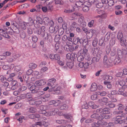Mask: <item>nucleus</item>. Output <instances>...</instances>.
<instances>
[{"instance_id": "obj_8", "label": "nucleus", "mask_w": 127, "mask_h": 127, "mask_svg": "<svg viewBox=\"0 0 127 127\" xmlns=\"http://www.w3.org/2000/svg\"><path fill=\"white\" fill-rule=\"evenodd\" d=\"M39 88L37 87H36L34 85L32 86L30 88V90L32 93H37L38 92V89Z\"/></svg>"}, {"instance_id": "obj_14", "label": "nucleus", "mask_w": 127, "mask_h": 127, "mask_svg": "<svg viewBox=\"0 0 127 127\" xmlns=\"http://www.w3.org/2000/svg\"><path fill=\"white\" fill-rule=\"evenodd\" d=\"M11 83L13 85L11 87V89L12 90H14L17 89L18 88V84L17 82L16 81H14L12 82Z\"/></svg>"}, {"instance_id": "obj_21", "label": "nucleus", "mask_w": 127, "mask_h": 127, "mask_svg": "<svg viewBox=\"0 0 127 127\" xmlns=\"http://www.w3.org/2000/svg\"><path fill=\"white\" fill-rule=\"evenodd\" d=\"M127 51L126 50H123V53L122 51L120 49H118L117 52V53L118 55L119 56H120L122 55L123 54V55H125L127 54Z\"/></svg>"}, {"instance_id": "obj_58", "label": "nucleus", "mask_w": 127, "mask_h": 127, "mask_svg": "<svg viewBox=\"0 0 127 127\" xmlns=\"http://www.w3.org/2000/svg\"><path fill=\"white\" fill-rule=\"evenodd\" d=\"M116 76L118 77H124V75L123 73L121 72H118L116 74Z\"/></svg>"}, {"instance_id": "obj_11", "label": "nucleus", "mask_w": 127, "mask_h": 127, "mask_svg": "<svg viewBox=\"0 0 127 127\" xmlns=\"http://www.w3.org/2000/svg\"><path fill=\"white\" fill-rule=\"evenodd\" d=\"M73 41L74 43L75 44H76L78 42H79L80 44H81L82 42H83L82 39H80L78 37H74L73 39Z\"/></svg>"}, {"instance_id": "obj_19", "label": "nucleus", "mask_w": 127, "mask_h": 127, "mask_svg": "<svg viewBox=\"0 0 127 127\" xmlns=\"http://www.w3.org/2000/svg\"><path fill=\"white\" fill-rule=\"evenodd\" d=\"M83 6V11L85 12H87L89 11V7L90 6L87 4L85 5L84 2Z\"/></svg>"}, {"instance_id": "obj_17", "label": "nucleus", "mask_w": 127, "mask_h": 127, "mask_svg": "<svg viewBox=\"0 0 127 127\" xmlns=\"http://www.w3.org/2000/svg\"><path fill=\"white\" fill-rule=\"evenodd\" d=\"M56 88V87L55 86ZM54 90H53L55 91L56 94H60L61 93L62 89L61 87H58L56 88V89H55V88H54Z\"/></svg>"}, {"instance_id": "obj_33", "label": "nucleus", "mask_w": 127, "mask_h": 127, "mask_svg": "<svg viewBox=\"0 0 127 127\" xmlns=\"http://www.w3.org/2000/svg\"><path fill=\"white\" fill-rule=\"evenodd\" d=\"M49 22V18L47 17H45L43 19V22L45 25H47Z\"/></svg>"}, {"instance_id": "obj_64", "label": "nucleus", "mask_w": 127, "mask_h": 127, "mask_svg": "<svg viewBox=\"0 0 127 127\" xmlns=\"http://www.w3.org/2000/svg\"><path fill=\"white\" fill-rule=\"evenodd\" d=\"M32 41L34 43H35L37 41L38 38L36 36H32Z\"/></svg>"}, {"instance_id": "obj_5", "label": "nucleus", "mask_w": 127, "mask_h": 127, "mask_svg": "<svg viewBox=\"0 0 127 127\" xmlns=\"http://www.w3.org/2000/svg\"><path fill=\"white\" fill-rule=\"evenodd\" d=\"M82 54H83L85 57V59L88 61H89L90 58L89 57V56L88 54V50L85 47H84L83 50H82Z\"/></svg>"}, {"instance_id": "obj_52", "label": "nucleus", "mask_w": 127, "mask_h": 127, "mask_svg": "<svg viewBox=\"0 0 127 127\" xmlns=\"http://www.w3.org/2000/svg\"><path fill=\"white\" fill-rule=\"evenodd\" d=\"M106 114L105 113H103L102 112L100 114V116H99V120H102L105 117V115Z\"/></svg>"}, {"instance_id": "obj_39", "label": "nucleus", "mask_w": 127, "mask_h": 127, "mask_svg": "<svg viewBox=\"0 0 127 127\" xmlns=\"http://www.w3.org/2000/svg\"><path fill=\"white\" fill-rule=\"evenodd\" d=\"M99 115L95 113L92 115L91 116L92 118L96 119L99 120Z\"/></svg>"}, {"instance_id": "obj_16", "label": "nucleus", "mask_w": 127, "mask_h": 127, "mask_svg": "<svg viewBox=\"0 0 127 127\" xmlns=\"http://www.w3.org/2000/svg\"><path fill=\"white\" fill-rule=\"evenodd\" d=\"M60 101L59 100H58L56 102V101L54 100H52L50 101L49 102V104L50 105H52L55 104V106H58L59 105V103L60 102Z\"/></svg>"}, {"instance_id": "obj_25", "label": "nucleus", "mask_w": 127, "mask_h": 127, "mask_svg": "<svg viewBox=\"0 0 127 127\" xmlns=\"http://www.w3.org/2000/svg\"><path fill=\"white\" fill-rule=\"evenodd\" d=\"M121 62V60L119 57H116L114 59V64L117 65Z\"/></svg>"}, {"instance_id": "obj_59", "label": "nucleus", "mask_w": 127, "mask_h": 127, "mask_svg": "<svg viewBox=\"0 0 127 127\" xmlns=\"http://www.w3.org/2000/svg\"><path fill=\"white\" fill-rule=\"evenodd\" d=\"M21 67L20 65H17L15 66V69L17 71H19L21 70Z\"/></svg>"}, {"instance_id": "obj_42", "label": "nucleus", "mask_w": 127, "mask_h": 127, "mask_svg": "<svg viewBox=\"0 0 127 127\" xmlns=\"http://www.w3.org/2000/svg\"><path fill=\"white\" fill-rule=\"evenodd\" d=\"M60 39V35H56L54 38V41L56 42H58Z\"/></svg>"}, {"instance_id": "obj_4", "label": "nucleus", "mask_w": 127, "mask_h": 127, "mask_svg": "<svg viewBox=\"0 0 127 127\" xmlns=\"http://www.w3.org/2000/svg\"><path fill=\"white\" fill-rule=\"evenodd\" d=\"M45 82L43 80H40L38 81H36L35 82L34 85L36 87H37L38 88H39L38 87L39 86H43L44 85Z\"/></svg>"}, {"instance_id": "obj_24", "label": "nucleus", "mask_w": 127, "mask_h": 127, "mask_svg": "<svg viewBox=\"0 0 127 127\" xmlns=\"http://www.w3.org/2000/svg\"><path fill=\"white\" fill-rule=\"evenodd\" d=\"M67 67L65 66L63 67V68L64 69H66L67 68V67H68L69 68L71 69L73 67V64H72L71 63H67L66 64Z\"/></svg>"}, {"instance_id": "obj_37", "label": "nucleus", "mask_w": 127, "mask_h": 127, "mask_svg": "<svg viewBox=\"0 0 127 127\" xmlns=\"http://www.w3.org/2000/svg\"><path fill=\"white\" fill-rule=\"evenodd\" d=\"M40 88H39L38 89V92H37V94L39 95V96L37 97H39V98L41 97V95L44 94V92L39 90L40 89Z\"/></svg>"}, {"instance_id": "obj_13", "label": "nucleus", "mask_w": 127, "mask_h": 127, "mask_svg": "<svg viewBox=\"0 0 127 127\" xmlns=\"http://www.w3.org/2000/svg\"><path fill=\"white\" fill-rule=\"evenodd\" d=\"M74 4H72V5H73L74 6H75V9L76 7L78 8V7H81L83 5V3L79 1H76Z\"/></svg>"}, {"instance_id": "obj_28", "label": "nucleus", "mask_w": 127, "mask_h": 127, "mask_svg": "<svg viewBox=\"0 0 127 127\" xmlns=\"http://www.w3.org/2000/svg\"><path fill=\"white\" fill-rule=\"evenodd\" d=\"M90 32L91 33V34L89 36V38H91L93 35L95 34H96L97 33L96 31L95 30H91L90 31Z\"/></svg>"}, {"instance_id": "obj_45", "label": "nucleus", "mask_w": 127, "mask_h": 127, "mask_svg": "<svg viewBox=\"0 0 127 127\" xmlns=\"http://www.w3.org/2000/svg\"><path fill=\"white\" fill-rule=\"evenodd\" d=\"M103 113H105L106 114H108L110 112L109 111V109L107 108H105L103 109Z\"/></svg>"}, {"instance_id": "obj_61", "label": "nucleus", "mask_w": 127, "mask_h": 127, "mask_svg": "<svg viewBox=\"0 0 127 127\" xmlns=\"http://www.w3.org/2000/svg\"><path fill=\"white\" fill-rule=\"evenodd\" d=\"M41 9L42 11L44 12H46L48 10L47 6L42 7Z\"/></svg>"}, {"instance_id": "obj_18", "label": "nucleus", "mask_w": 127, "mask_h": 127, "mask_svg": "<svg viewBox=\"0 0 127 127\" xmlns=\"http://www.w3.org/2000/svg\"><path fill=\"white\" fill-rule=\"evenodd\" d=\"M56 122L60 124L65 125L67 123V121L63 120H56Z\"/></svg>"}, {"instance_id": "obj_36", "label": "nucleus", "mask_w": 127, "mask_h": 127, "mask_svg": "<svg viewBox=\"0 0 127 127\" xmlns=\"http://www.w3.org/2000/svg\"><path fill=\"white\" fill-rule=\"evenodd\" d=\"M99 50V48L98 47H97L96 48H92V52L94 54H96L97 53H98Z\"/></svg>"}, {"instance_id": "obj_60", "label": "nucleus", "mask_w": 127, "mask_h": 127, "mask_svg": "<svg viewBox=\"0 0 127 127\" xmlns=\"http://www.w3.org/2000/svg\"><path fill=\"white\" fill-rule=\"evenodd\" d=\"M115 38H113L110 41V44L111 45H113L115 44Z\"/></svg>"}, {"instance_id": "obj_27", "label": "nucleus", "mask_w": 127, "mask_h": 127, "mask_svg": "<svg viewBox=\"0 0 127 127\" xmlns=\"http://www.w3.org/2000/svg\"><path fill=\"white\" fill-rule=\"evenodd\" d=\"M27 89V87L25 86H23L21 87L18 89V91L19 94L21 93L22 92L26 90Z\"/></svg>"}, {"instance_id": "obj_7", "label": "nucleus", "mask_w": 127, "mask_h": 127, "mask_svg": "<svg viewBox=\"0 0 127 127\" xmlns=\"http://www.w3.org/2000/svg\"><path fill=\"white\" fill-rule=\"evenodd\" d=\"M108 60L106 55L104 56L103 60V63L105 67L108 68L109 64Z\"/></svg>"}, {"instance_id": "obj_12", "label": "nucleus", "mask_w": 127, "mask_h": 127, "mask_svg": "<svg viewBox=\"0 0 127 127\" xmlns=\"http://www.w3.org/2000/svg\"><path fill=\"white\" fill-rule=\"evenodd\" d=\"M39 97H35L33 98H31L29 100V104L32 105H33L35 104V101L34 100L39 99Z\"/></svg>"}, {"instance_id": "obj_2", "label": "nucleus", "mask_w": 127, "mask_h": 127, "mask_svg": "<svg viewBox=\"0 0 127 127\" xmlns=\"http://www.w3.org/2000/svg\"><path fill=\"white\" fill-rule=\"evenodd\" d=\"M58 111V109L57 108H54V110H52V111H51L49 113H47L45 110H43L40 111V113L45 114L47 116H51L52 115H54L57 113V112Z\"/></svg>"}, {"instance_id": "obj_50", "label": "nucleus", "mask_w": 127, "mask_h": 127, "mask_svg": "<svg viewBox=\"0 0 127 127\" xmlns=\"http://www.w3.org/2000/svg\"><path fill=\"white\" fill-rule=\"evenodd\" d=\"M94 21V20H92L90 22H89L88 24V26L90 27H91L93 26Z\"/></svg>"}, {"instance_id": "obj_3", "label": "nucleus", "mask_w": 127, "mask_h": 127, "mask_svg": "<svg viewBox=\"0 0 127 127\" xmlns=\"http://www.w3.org/2000/svg\"><path fill=\"white\" fill-rule=\"evenodd\" d=\"M56 81V80L54 78H53L48 80V81L47 85L49 86H51V89L52 90H54V88L56 87L54 86Z\"/></svg>"}, {"instance_id": "obj_9", "label": "nucleus", "mask_w": 127, "mask_h": 127, "mask_svg": "<svg viewBox=\"0 0 127 127\" xmlns=\"http://www.w3.org/2000/svg\"><path fill=\"white\" fill-rule=\"evenodd\" d=\"M104 124L103 121H99L96 123H94L92 124L93 127H97L100 125H103Z\"/></svg>"}, {"instance_id": "obj_32", "label": "nucleus", "mask_w": 127, "mask_h": 127, "mask_svg": "<svg viewBox=\"0 0 127 127\" xmlns=\"http://www.w3.org/2000/svg\"><path fill=\"white\" fill-rule=\"evenodd\" d=\"M106 105L108 106L110 108H113L115 106V105L110 102L107 103Z\"/></svg>"}, {"instance_id": "obj_6", "label": "nucleus", "mask_w": 127, "mask_h": 127, "mask_svg": "<svg viewBox=\"0 0 127 127\" xmlns=\"http://www.w3.org/2000/svg\"><path fill=\"white\" fill-rule=\"evenodd\" d=\"M71 8H67L65 9L64 10V12L66 13H69L72 12L75 10V6L73 5H72Z\"/></svg>"}, {"instance_id": "obj_55", "label": "nucleus", "mask_w": 127, "mask_h": 127, "mask_svg": "<svg viewBox=\"0 0 127 127\" xmlns=\"http://www.w3.org/2000/svg\"><path fill=\"white\" fill-rule=\"evenodd\" d=\"M60 47V44L59 43H57L55 44L54 49L56 50H57Z\"/></svg>"}, {"instance_id": "obj_35", "label": "nucleus", "mask_w": 127, "mask_h": 127, "mask_svg": "<svg viewBox=\"0 0 127 127\" xmlns=\"http://www.w3.org/2000/svg\"><path fill=\"white\" fill-rule=\"evenodd\" d=\"M26 25H28L27 23L25 22H24L23 23L21 24L20 27L22 29L24 30H25L26 29Z\"/></svg>"}, {"instance_id": "obj_29", "label": "nucleus", "mask_w": 127, "mask_h": 127, "mask_svg": "<svg viewBox=\"0 0 127 127\" xmlns=\"http://www.w3.org/2000/svg\"><path fill=\"white\" fill-rule=\"evenodd\" d=\"M104 85H106L107 88L109 89H111L112 87V85L110 84V82L104 81Z\"/></svg>"}, {"instance_id": "obj_49", "label": "nucleus", "mask_w": 127, "mask_h": 127, "mask_svg": "<svg viewBox=\"0 0 127 127\" xmlns=\"http://www.w3.org/2000/svg\"><path fill=\"white\" fill-rule=\"evenodd\" d=\"M20 36L23 39H24L26 36L25 33L24 32H23L20 34Z\"/></svg>"}, {"instance_id": "obj_41", "label": "nucleus", "mask_w": 127, "mask_h": 127, "mask_svg": "<svg viewBox=\"0 0 127 127\" xmlns=\"http://www.w3.org/2000/svg\"><path fill=\"white\" fill-rule=\"evenodd\" d=\"M68 108V106L66 104H64L61 106L60 107L61 109H67Z\"/></svg>"}, {"instance_id": "obj_38", "label": "nucleus", "mask_w": 127, "mask_h": 127, "mask_svg": "<svg viewBox=\"0 0 127 127\" xmlns=\"http://www.w3.org/2000/svg\"><path fill=\"white\" fill-rule=\"evenodd\" d=\"M123 37V34L121 32H119L118 34L117 37L118 39L120 40Z\"/></svg>"}, {"instance_id": "obj_53", "label": "nucleus", "mask_w": 127, "mask_h": 127, "mask_svg": "<svg viewBox=\"0 0 127 127\" xmlns=\"http://www.w3.org/2000/svg\"><path fill=\"white\" fill-rule=\"evenodd\" d=\"M108 5L110 6H113L114 4V1L112 0H109L108 1Z\"/></svg>"}, {"instance_id": "obj_43", "label": "nucleus", "mask_w": 127, "mask_h": 127, "mask_svg": "<svg viewBox=\"0 0 127 127\" xmlns=\"http://www.w3.org/2000/svg\"><path fill=\"white\" fill-rule=\"evenodd\" d=\"M58 64L61 66H63L64 64V61L63 60H59L58 61Z\"/></svg>"}, {"instance_id": "obj_54", "label": "nucleus", "mask_w": 127, "mask_h": 127, "mask_svg": "<svg viewBox=\"0 0 127 127\" xmlns=\"http://www.w3.org/2000/svg\"><path fill=\"white\" fill-rule=\"evenodd\" d=\"M114 123L116 124L118 123L121 124L122 123V120H119L117 119L116 118L115 120Z\"/></svg>"}, {"instance_id": "obj_51", "label": "nucleus", "mask_w": 127, "mask_h": 127, "mask_svg": "<svg viewBox=\"0 0 127 127\" xmlns=\"http://www.w3.org/2000/svg\"><path fill=\"white\" fill-rule=\"evenodd\" d=\"M88 107V105L86 102H85L82 106V108L83 109H87Z\"/></svg>"}, {"instance_id": "obj_22", "label": "nucleus", "mask_w": 127, "mask_h": 127, "mask_svg": "<svg viewBox=\"0 0 127 127\" xmlns=\"http://www.w3.org/2000/svg\"><path fill=\"white\" fill-rule=\"evenodd\" d=\"M98 100L99 103L103 102L104 103H106V105L107 103H108V99L106 98L103 97L101 99H99Z\"/></svg>"}, {"instance_id": "obj_23", "label": "nucleus", "mask_w": 127, "mask_h": 127, "mask_svg": "<svg viewBox=\"0 0 127 127\" xmlns=\"http://www.w3.org/2000/svg\"><path fill=\"white\" fill-rule=\"evenodd\" d=\"M103 78L104 80L106 81L112 79H113V77L108 75H106L103 76Z\"/></svg>"}, {"instance_id": "obj_48", "label": "nucleus", "mask_w": 127, "mask_h": 127, "mask_svg": "<svg viewBox=\"0 0 127 127\" xmlns=\"http://www.w3.org/2000/svg\"><path fill=\"white\" fill-rule=\"evenodd\" d=\"M84 59V57L82 55L79 56L77 58V60L78 61L80 62L82 61Z\"/></svg>"}, {"instance_id": "obj_56", "label": "nucleus", "mask_w": 127, "mask_h": 127, "mask_svg": "<svg viewBox=\"0 0 127 127\" xmlns=\"http://www.w3.org/2000/svg\"><path fill=\"white\" fill-rule=\"evenodd\" d=\"M103 4L102 2H99L96 5V7L98 8H100L103 6Z\"/></svg>"}, {"instance_id": "obj_20", "label": "nucleus", "mask_w": 127, "mask_h": 127, "mask_svg": "<svg viewBox=\"0 0 127 127\" xmlns=\"http://www.w3.org/2000/svg\"><path fill=\"white\" fill-rule=\"evenodd\" d=\"M34 20L32 18L30 17L28 19V22L26 23L29 26L32 25L34 24Z\"/></svg>"}, {"instance_id": "obj_47", "label": "nucleus", "mask_w": 127, "mask_h": 127, "mask_svg": "<svg viewBox=\"0 0 127 127\" xmlns=\"http://www.w3.org/2000/svg\"><path fill=\"white\" fill-rule=\"evenodd\" d=\"M39 72L37 71H32V75L33 77H35L39 75Z\"/></svg>"}, {"instance_id": "obj_63", "label": "nucleus", "mask_w": 127, "mask_h": 127, "mask_svg": "<svg viewBox=\"0 0 127 127\" xmlns=\"http://www.w3.org/2000/svg\"><path fill=\"white\" fill-rule=\"evenodd\" d=\"M48 68L46 67H44L42 68L41 69V73H43L48 70Z\"/></svg>"}, {"instance_id": "obj_44", "label": "nucleus", "mask_w": 127, "mask_h": 127, "mask_svg": "<svg viewBox=\"0 0 127 127\" xmlns=\"http://www.w3.org/2000/svg\"><path fill=\"white\" fill-rule=\"evenodd\" d=\"M117 106H118V110H121L124 108V106L122 104H118Z\"/></svg>"}, {"instance_id": "obj_10", "label": "nucleus", "mask_w": 127, "mask_h": 127, "mask_svg": "<svg viewBox=\"0 0 127 127\" xmlns=\"http://www.w3.org/2000/svg\"><path fill=\"white\" fill-rule=\"evenodd\" d=\"M89 105L93 109H96L99 107V106L95 104L94 102L90 101L88 103Z\"/></svg>"}, {"instance_id": "obj_1", "label": "nucleus", "mask_w": 127, "mask_h": 127, "mask_svg": "<svg viewBox=\"0 0 127 127\" xmlns=\"http://www.w3.org/2000/svg\"><path fill=\"white\" fill-rule=\"evenodd\" d=\"M46 30L45 27L44 26H42L37 30L36 31V33L38 35L41 34L42 36L44 37L46 39H47L48 38V36L47 33H46V34L45 36Z\"/></svg>"}, {"instance_id": "obj_26", "label": "nucleus", "mask_w": 127, "mask_h": 127, "mask_svg": "<svg viewBox=\"0 0 127 127\" xmlns=\"http://www.w3.org/2000/svg\"><path fill=\"white\" fill-rule=\"evenodd\" d=\"M95 2V0H88V1H85L84 2V4L85 5L87 4L90 6L91 5L92 3H93Z\"/></svg>"}, {"instance_id": "obj_57", "label": "nucleus", "mask_w": 127, "mask_h": 127, "mask_svg": "<svg viewBox=\"0 0 127 127\" xmlns=\"http://www.w3.org/2000/svg\"><path fill=\"white\" fill-rule=\"evenodd\" d=\"M47 7L48 10L51 11L52 10L53 8L52 5L51 4L47 5Z\"/></svg>"}, {"instance_id": "obj_30", "label": "nucleus", "mask_w": 127, "mask_h": 127, "mask_svg": "<svg viewBox=\"0 0 127 127\" xmlns=\"http://www.w3.org/2000/svg\"><path fill=\"white\" fill-rule=\"evenodd\" d=\"M67 39V36L66 35H64L63 37L62 40L63 45H64L66 44H67L66 42Z\"/></svg>"}, {"instance_id": "obj_62", "label": "nucleus", "mask_w": 127, "mask_h": 127, "mask_svg": "<svg viewBox=\"0 0 127 127\" xmlns=\"http://www.w3.org/2000/svg\"><path fill=\"white\" fill-rule=\"evenodd\" d=\"M18 80L21 82H22L23 81V79L21 75H18L17 78Z\"/></svg>"}, {"instance_id": "obj_15", "label": "nucleus", "mask_w": 127, "mask_h": 127, "mask_svg": "<svg viewBox=\"0 0 127 127\" xmlns=\"http://www.w3.org/2000/svg\"><path fill=\"white\" fill-rule=\"evenodd\" d=\"M97 86L95 83H93L90 88L91 91L92 92L95 91L97 90Z\"/></svg>"}, {"instance_id": "obj_34", "label": "nucleus", "mask_w": 127, "mask_h": 127, "mask_svg": "<svg viewBox=\"0 0 127 127\" xmlns=\"http://www.w3.org/2000/svg\"><path fill=\"white\" fill-rule=\"evenodd\" d=\"M106 16V14L105 13H103L100 15H97L96 16H95L94 18H103L105 17Z\"/></svg>"}, {"instance_id": "obj_31", "label": "nucleus", "mask_w": 127, "mask_h": 127, "mask_svg": "<svg viewBox=\"0 0 127 127\" xmlns=\"http://www.w3.org/2000/svg\"><path fill=\"white\" fill-rule=\"evenodd\" d=\"M29 67L31 69H34L37 67V65L35 63H30L29 65Z\"/></svg>"}, {"instance_id": "obj_40", "label": "nucleus", "mask_w": 127, "mask_h": 127, "mask_svg": "<svg viewBox=\"0 0 127 127\" xmlns=\"http://www.w3.org/2000/svg\"><path fill=\"white\" fill-rule=\"evenodd\" d=\"M97 39L96 38H95L93 42V46L94 47L96 46L97 44Z\"/></svg>"}, {"instance_id": "obj_46", "label": "nucleus", "mask_w": 127, "mask_h": 127, "mask_svg": "<svg viewBox=\"0 0 127 127\" xmlns=\"http://www.w3.org/2000/svg\"><path fill=\"white\" fill-rule=\"evenodd\" d=\"M84 21V18L83 16H81L79 18L78 22L80 24H81Z\"/></svg>"}]
</instances>
